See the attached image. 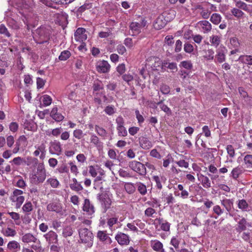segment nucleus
I'll list each match as a JSON object with an SVG mask.
<instances>
[{
  "label": "nucleus",
  "mask_w": 252,
  "mask_h": 252,
  "mask_svg": "<svg viewBox=\"0 0 252 252\" xmlns=\"http://www.w3.org/2000/svg\"><path fill=\"white\" fill-rule=\"evenodd\" d=\"M24 162H25V159L20 157H16L12 160L10 161V163L16 166H20L24 163Z\"/></svg>",
  "instance_id": "09e8293b"
},
{
  "label": "nucleus",
  "mask_w": 252,
  "mask_h": 252,
  "mask_svg": "<svg viewBox=\"0 0 252 252\" xmlns=\"http://www.w3.org/2000/svg\"><path fill=\"white\" fill-rule=\"evenodd\" d=\"M93 87L94 91H99L103 89V85L102 81L96 80L94 82Z\"/></svg>",
  "instance_id": "49530a36"
},
{
  "label": "nucleus",
  "mask_w": 252,
  "mask_h": 252,
  "mask_svg": "<svg viewBox=\"0 0 252 252\" xmlns=\"http://www.w3.org/2000/svg\"><path fill=\"white\" fill-rule=\"evenodd\" d=\"M71 56L70 52L68 50H64L61 52L59 57V59L61 61H65L68 59Z\"/></svg>",
  "instance_id": "603ef678"
},
{
  "label": "nucleus",
  "mask_w": 252,
  "mask_h": 252,
  "mask_svg": "<svg viewBox=\"0 0 252 252\" xmlns=\"http://www.w3.org/2000/svg\"><path fill=\"white\" fill-rule=\"evenodd\" d=\"M220 203L228 212H231L233 208V200L232 199H223L220 200Z\"/></svg>",
  "instance_id": "6ab92c4d"
},
{
  "label": "nucleus",
  "mask_w": 252,
  "mask_h": 252,
  "mask_svg": "<svg viewBox=\"0 0 252 252\" xmlns=\"http://www.w3.org/2000/svg\"><path fill=\"white\" fill-rule=\"evenodd\" d=\"M0 34L4 35L7 37H10L11 36L7 28L3 24L0 25Z\"/></svg>",
  "instance_id": "8fccbe9b"
},
{
  "label": "nucleus",
  "mask_w": 252,
  "mask_h": 252,
  "mask_svg": "<svg viewBox=\"0 0 252 252\" xmlns=\"http://www.w3.org/2000/svg\"><path fill=\"white\" fill-rule=\"evenodd\" d=\"M231 13L235 17L237 18H241L244 15V13L242 10H240L237 7L233 8L231 9Z\"/></svg>",
  "instance_id": "ea45409f"
},
{
  "label": "nucleus",
  "mask_w": 252,
  "mask_h": 252,
  "mask_svg": "<svg viewBox=\"0 0 252 252\" xmlns=\"http://www.w3.org/2000/svg\"><path fill=\"white\" fill-rule=\"evenodd\" d=\"M49 152L51 155L60 156L63 152L62 144L59 141H52L49 143Z\"/></svg>",
  "instance_id": "423d86ee"
},
{
  "label": "nucleus",
  "mask_w": 252,
  "mask_h": 252,
  "mask_svg": "<svg viewBox=\"0 0 252 252\" xmlns=\"http://www.w3.org/2000/svg\"><path fill=\"white\" fill-rule=\"evenodd\" d=\"M59 173H67L68 172V168L66 165L62 164L61 166H59L57 169Z\"/></svg>",
  "instance_id": "774afa93"
},
{
  "label": "nucleus",
  "mask_w": 252,
  "mask_h": 252,
  "mask_svg": "<svg viewBox=\"0 0 252 252\" xmlns=\"http://www.w3.org/2000/svg\"><path fill=\"white\" fill-rule=\"evenodd\" d=\"M69 187L72 190L77 192L82 190L83 189L82 186L78 182L76 178L72 179V183L70 184Z\"/></svg>",
  "instance_id": "cd10ccee"
},
{
  "label": "nucleus",
  "mask_w": 252,
  "mask_h": 252,
  "mask_svg": "<svg viewBox=\"0 0 252 252\" xmlns=\"http://www.w3.org/2000/svg\"><path fill=\"white\" fill-rule=\"evenodd\" d=\"M96 198L104 211L106 212L110 208L112 203L109 194L106 192H102L97 194Z\"/></svg>",
  "instance_id": "f03ea898"
},
{
  "label": "nucleus",
  "mask_w": 252,
  "mask_h": 252,
  "mask_svg": "<svg viewBox=\"0 0 252 252\" xmlns=\"http://www.w3.org/2000/svg\"><path fill=\"white\" fill-rule=\"evenodd\" d=\"M125 189L128 193L132 194L135 191L136 186H135L131 183H126L125 185Z\"/></svg>",
  "instance_id": "37998d69"
},
{
  "label": "nucleus",
  "mask_w": 252,
  "mask_h": 252,
  "mask_svg": "<svg viewBox=\"0 0 252 252\" xmlns=\"http://www.w3.org/2000/svg\"><path fill=\"white\" fill-rule=\"evenodd\" d=\"M205 54L204 55V58L207 60H212L214 59V51L213 49H208L204 51Z\"/></svg>",
  "instance_id": "3c124183"
},
{
  "label": "nucleus",
  "mask_w": 252,
  "mask_h": 252,
  "mask_svg": "<svg viewBox=\"0 0 252 252\" xmlns=\"http://www.w3.org/2000/svg\"><path fill=\"white\" fill-rule=\"evenodd\" d=\"M155 225L157 228L158 225H159L160 230L164 231H169L170 228V223H169L166 220H164L162 218H157L155 220ZM159 230V229H158Z\"/></svg>",
  "instance_id": "9d476101"
},
{
  "label": "nucleus",
  "mask_w": 252,
  "mask_h": 252,
  "mask_svg": "<svg viewBox=\"0 0 252 252\" xmlns=\"http://www.w3.org/2000/svg\"><path fill=\"white\" fill-rule=\"evenodd\" d=\"M62 130L63 129L61 127L51 129L46 131V134L49 136L52 135L57 137L61 134V132H62Z\"/></svg>",
  "instance_id": "f704fd0d"
},
{
  "label": "nucleus",
  "mask_w": 252,
  "mask_h": 252,
  "mask_svg": "<svg viewBox=\"0 0 252 252\" xmlns=\"http://www.w3.org/2000/svg\"><path fill=\"white\" fill-rule=\"evenodd\" d=\"M115 239L121 245H127L129 243V236L122 232L118 233L116 235Z\"/></svg>",
  "instance_id": "ddd939ff"
},
{
  "label": "nucleus",
  "mask_w": 252,
  "mask_h": 252,
  "mask_svg": "<svg viewBox=\"0 0 252 252\" xmlns=\"http://www.w3.org/2000/svg\"><path fill=\"white\" fill-rule=\"evenodd\" d=\"M247 221L245 219H241L238 224V227L236 228L237 231H242L245 230L247 228Z\"/></svg>",
  "instance_id": "79ce46f5"
},
{
  "label": "nucleus",
  "mask_w": 252,
  "mask_h": 252,
  "mask_svg": "<svg viewBox=\"0 0 252 252\" xmlns=\"http://www.w3.org/2000/svg\"><path fill=\"white\" fill-rule=\"evenodd\" d=\"M42 97L43 103L45 106H49L51 104L52 102V99L50 96L47 94H45L43 95Z\"/></svg>",
  "instance_id": "6e6d98bb"
},
{
  "label": "nucleus",
  "mask_w": 252,
  "mask_h": 252,
  "mask_svg": "<svg viewBox=\"0 0 252 252\" xmlns=\"http://www.w3.org/2000/svg\"><path fill=\"white\" fill-rule=\"evenodd\" d=\"M1 233L6 237H14L16 234V231L15 229L10 227L2 228Z\"/></svg>",
  "instance_id": "2f4dec72"
},
{
  "label": "nucleus",
  "mask_w": 252,
  "mask_h": 252,
  "mask_svg": "<svg viewBox=\"0 0 252 252\" xmlns=\"http://www.w3.org/2000/svg\"><path fill=\"white\" fill-rule=\"evenodd\" d=\"M213 212L218 216H220L224 213V209H221L220 206L216 205L213 207Z\"/></svg>",
  "instance_id": "bf43d9fd"
},
{
  "label": "nucleus",
  "mask_w": 252,
  "mask_h": 252,
  "mask_svg": "<svg viewBox=\"0 0 252 252\" xmlns=\"http://www.w3.org/2000/svg\"><path fill=\"white\" fill-rule=\"evenodd\" d=\"M177 189L181 191V192L178 193V195L180 196L182 198L185 199L189 198V192L186 189H184L183 185L179 184L177 185Z\"/></svg>",
  "instance_id": "c85d7f7f"
},
{
  "label": "nucleus",
  "mask_w": 252,
  "mask_h": 252,
  "mask_svg": "<svg viewBox=\"0 0 252 252\" xmlns=\"http://www.w3.org/2000/svg\"><path fill=\"white\" fill-rule=\"evenodd\" d=\"M239 60L244 63L252 65V56L251 55H242L239 57Z\"/></svg>",
  "instance_id": "e433bc0d"
},
{
  "label": "nucleus",
  "mask_w": 252,
  "mask_h": 252,
  "mask_svg": "<svg viewBox=\"0 0 252 252\" xmlns=\"http://www.w3.org/2000/svg\"><path fill=\"white\" fill-rule=\"evenodd\" d=\"M153 180L156 182L157 188L161 189L162 188V183H165L166 179L164 176H154Z\"/></svg>",
  "instance_id": "c756f323"
},
{
  "label": "nucleus",
  "mask_w": 252,
  "mask_h": 252,
  "mask_svg": "<svg viewBox=\"0 0 252 252\" xmlns=\"http://www.w3.org/2000/svg\"><path fill=\"white\" fill-rule=\"evenodd\" d=\"M198 180L201 183L202 186L206 189L211 187V182L209 178L201 174H197Z\"/></svg>",
  "instance_id": "f3484780"
},
{
  "label": "nucleus",
  "mask_w": 252,
  "mask_h": 252,
  "mask_svg": "<svg viewBox=\"0 0 252 252\" xmlns=\"http://www.w3.org/2000/svg\"><path fill=\"white\" fill-rule=\"evenodd\" d=\"M238 207L240 209L243 211H247L249 205L245 199H241L238 201Z\"/></svg>",
  "instance_id": "de8ad7c7"
},
{
  "label": "nucleus",
  "mask_w": 252,
  "mask_h": 252,
  "mask_svg": "<svg viewBox=\"0 0 252 252\" xmlns=\"http://www.w3.org/2000/svg\"><path fill=\"white\" fill-rule=\"evenodd\" d=\"M73 135L74 137L78 139H80L84 136L83 131L79 129L74 130Z\"/></svg>",
  "instance_id": "69168bd1"
},
{
  "label": "nucleus",
  "mask_w": 252,
  "mask_h": 252,
  "mask_svg": "<svg viewBox=\"0 0 252 252\" xmlns=\"http://www.w3.org/2000/svg\"><path fill=\"white\" fill-rule=\"evenodd\" d=\"M128 166L131 170L141 176H144L147 174L145 165L140 162L136 160L131 161L129 162Z\"/></svg>",
  "instance_id": "7ed1b4c3"
},
{
  "label": "nucleus",
  "mask_w": 252,
  "mask_h": 252,
  "mask_svg": "<svg viewBox=\"0 0 252 252\" xmlns=\"http://www.w3.org/2000/svg\"><path fill=\"white\" fill-rule=\"evenodd\" d=\"M117 129L119 136H126L127 135V132L124 126H117Z\"/></svg>",
  "instance_id": "052dcab7"
},
{
  "label": "nucleus",
  "mask_w": 252,
  "mask_h": 252,
  "mask_svg": "<svg viewBox=\"0 0 252 252\" xmlns=\"http://www.w3.org/2000/svg\"><path fill=\"white\" fill-rule=\"evenodd\" d=\"M46 183L49 184L53 188H57L60 185L59 181L55 178L48 179L46 181Z\"/></svg>",
  "instance_id": "c03bdc74"
},
{
  "label": "nucleus",
  "mask_w": 252,
  "mask_h": 252,
  "mask_svg": "<svg viewBox=\"0 0 252 252\" xmlns=\"http://www.w3.org/2000/svg\"><path fill=\"white\" fill-rule=\"evenodd\" d=\"M198 25L201 28L204 33H208L211 31L212 29V25L208 21H201L198 23Z\"/></svg>",
  "instance_id": "412c9836"
},
{
  "label": "nucleus",
  "mask_w": 252,
  "mask_h": 252,
  "mask_svg": "<svg viewBox=\"0 0 252 252\" xmlns=\"http://www.w3.org/2000/svg\"><path fill=\"white\" fill-rule=\"evenodd\" d=\"M23 194V191L22 190L15 189L10 197L12 202L16 203L17 208H19L25 200V197L22 195Z\"/></svg>",
  "instance_id": "39448f33"
},
{
  "label": "nucleus",
  "mask_w": 252,
  "mask_h": 252,
  "mask_svg": "<svg viewBox=\"0 0 252 252\" xmlns=\"http://www.w3.org/2000/svg\"><path fill=\"white\" fill-rule=\"evenodd\" d=\"M139 144L140 147L145 150L149 149L153 146L152 142L145 137H142L140 139Z\"/></svg>",
  "instance_id": "5701e85b"
},
{
  "label": "nucleus",
  "mask_w": 252,
  "mask_h": 252,
  "mask_svg": "<svg viewBox=\"0 0 252 252\" xmlns=\"http://www.w3.org/2000/svg\"><path fill=\"white\" fill-rule=\"evenodd\" d=\"M83 210L88 215H92L95 212L94 207L88 199H85L83 206Z\"/></svg>",
  "instance_id": "f8f14e48"
},
{
  "label": "nucleus",
  "mask_w": 252,
  "mask_h": 252,
  "mask_svg": "<svg viewBox=\"0 0 252 252\" xmlns=\"http://www.w3.org/2000/svg\"><path fill=\"white\" fill-rule=\"evenodd\" d=\"M46 171L36 172L32 177V181L36 183H43L46 178Z\"/></svg>",
  "instance_id": "2eb2a0df"
},
{
  "label": "nucleus",
  "mask_w": 252,
  "mask_h": 252,
  "mask_svg": "<svg viewBox=\"0 0 252 252\" xmlns=\"http://www.w3.org/2000/svg\"><path fill=\"white\" fill-rule=\"evenodd\" d=\"M79 234L82 243H88L90 245H92L94 236L91 231L86 228H81L79 229Z\"/></svg>",
  "instance_id": "20e7f679"
},
{
  "label": "nucleus",
  "mask_w": 252,
  "mask_h": 252,
  "mask_svg": "<svg viewBox=\"0 0 252 252\" xmlns=\"http://www.w3.org/2000/svg\"><path fill=\"white\" fill-rule=\"evenodd\" d=\"M51 117L57 122H61L63 121L64 117L60 113L58 112V108L57 107H54L50 114Z\"/></svg>",
  "instance_id": "a878e982"
},
{
  "label": "nucleus",
  "mask_w": 252,
  "mask_h": 252,
  "mask_svg": "<svg viewBox=\"0 0 252 252\" xmlns=\"http://www.w3.org/2000/svg\"><path fill=\"white\" fill-rule=\"evenodd\" d=\"M147 24V21L144 19L141 20L140 22H132L129 25V29L132 32V35L138 34L141 32V30Z\"/></svg>",
  "instance_id": "0eeeda50"
},
{
  "label": "nucleus",
  "mask_w": 252,
  "mask_h": 252,
  "mask_svg": "<svg viewBox=\"0 0 252 252\" xmlns=\"http://www.w3.org/2000/svg\"><path fill=\"white\" fill-rule=\"evenodd\" d=\"M221 20V17L218 13H213L210 18V21L214 24H219Z\"/></svg>",
  "instance_id": "a18cd8bd"
},
{
  "label": "nucleus",
  "mask_w": 252,
  "mask_h": 252,
  "mask_svg": "<svg viewBox=\"0 0 252 252\" xmlns=\"http://www.w3.org/2000/svg\"><path fill=\"white\" fill-rule=\"evenodd\" d=\"M161 68L162 69H165L166 68H168L170 70L176 71L177 69V67L176 63H169L167 61H164L162 62L161 64Z\"/></svg>",
  "instance_id": "473e14b6"
},
{
  "label": "nucleus",
  "mask_w": 252,
  "mask_h": 252,
  "mask_svg": "<svg viewBox=\"0 0 252 252\" xmlns=\"http://www.w3.org/2000/svg\"><path fill=\"white\" fill-rule=\"evenodd\" d=\"M235 6L239 8L240 10H243L247 12H251V5L248 4L243 1L241 0H236L235 2Z\"/></svg>",
  "instance_id": "aec40b11"
},
{
  "label": "nucleus",
  "mask_w": 252,
  "mask_h": 252,
  "mask_svg": "<svg viewBox=\"0 0 252 252\" xmlns=\"http://www.w3.org/2000/svg\"><path fill=\"white\" fill-rule=\"evenodd\" d=\"M216 59L219 63H221L225 61V56L223 52L219 51L216 55Z\"/></svg>",
  "instance_id": "e2e57ef3"
},
{
  "label": "nucleus",
  "mask_w": 252,
  "mask_h": 252,
  "mask_svg": "<svg viewBox=\"0 0 252 252\" xmlns=\"http://www.w3.org/2000/svg\"><path fill=\"white\" fill-rule=\"evenodd\" d=\"M243 172V167L242 166H238L232 169L230 174V177H232L234 180H237Z\"/></svg>",
  "instance_id": "393cba45"
},
{
  "label": "nucleus",
  "mask_w": 252,
  "mask_h": 252,
  "mask_svg": "<svg viewBox=\"0 0 252 252\" xmlns=\"http://www.w3.org/2000/svg\"><path fill=\"white\" fill-rule=\"evenodd\" d=\"M136 188H137V190L139 193L144 195L147 193V188L146 186L141 182H137L135 184Z\"/></svg>",
  "instance_id": "4c0bfd02"
},
{
  "label": "nucleus",
  "mask_w": 252,
  "mask_h": 252,
  "mask_svg": "<svg viewBox=\"0 0 252 252\" xmlns=\"http://www.w3.org/2000/svg\"><path fill=\"white\" fill-rule=\"evenodd\" d=\"M7 249L13 252H16L20 250L21 246L18 242L13 240L8 243Z\"/></svg>",
  "instance_id": "bb28decb"
},
{
  "label": "nucleus",
  "mask_w": 252,
  "mask_h": 252,
  "mask_svg": "<svg viewBox=\"0 0 252 252\" xmlns=\"http://www.w3.org/2000/svg\"><path fill=\"white\" fill-rule=\"evenodd\" d=\"M33 209V206L30 201L27 202L23 206L22 210L24 212L29 213Z\"/></svg>",
  "instance_id": "5fc2aeb1"
},
{
  "label": "nucleus",
  "mask_w": 252,
  "mask_h": 252,
  "mask_svg": "<svg viewBox=\"0 0 252 252\" xmlns=\"http://www.w3.org/2000/svg\"><path fill=\"white\" fill-rule=\"evenodd\" d=\"M97 237L99 239L103 242H105V243L110 244L111 242V238L108 236V235L104 232L102 231H99L97 232Z\"/></svg>",
  "instance_id": "7c9ffc66"
},
{
  "label": "nucleus",
  "mask_w": 252,
  "mask_h": 252,
  "mask_svg": "<svg viewBox=\"0 0 252 252\" xmlns=\"http://www.w3.org/2000/svg\"><path fill=\"white\" fill-rule=\"evenodd\" d=\"M111 66L106 61L102 60L97 62L96 64V69L100 73H106L110 71Z\"/></svg>",
  "instance_id": "1a4fd4ad"
},
{
  "label": "nucleus",
  "mask_w": 252,
  "mask_h": 252,
  "mask_svg": "<svg viewBox=\"0 0 252 252\" xmlns=\"http://www.w3.org/2000/svg\"><path fill=\"white\" fill-rule=\"evenodd\" d=\"M156 210L152 207L147 208L144 214L148 217H154V215L156 214Z\"/></svg>",
  "instance_id": "13d9d810"
},
{
  "label": "nucleus",
  "mask_w": 252,
  "mask_h": 252,
  "mask_svg": "<svg viewBox=\"0 0 252 252\" xmlns=\"http://www.w3.org/2000/svg\"><path fill=\"white\" fill-rule=\"evenodd\" d=\"M73 234V230L70 227H67L65 228L63 232V237H67L70 236Z\"/></svg>",
  "instance_id": "338daca9"
},
{
  "label": "nucleus",
  "mask_w": 252,
  "mask_h": 252,
  "mask_svg": "<svg viewBox=\"0 0 252 252\" xmlns=\"http://www.w3.org/2000/svg\"><path fill=\"white\" fill-rule=\"evenodd\" d=\"M166 24V21L165 20L163 16H159L155 21L153 26L157 30H159L163 28Z\"/></svg>",
  "instance_id": "dca6fc26"
},
{
  "label": "nucleus",
  "mask_w": 252,
  "mask_h": 252,
  "mask_svg": "<svg viewBox=\"0 0 252 252\" xmlns=\"http://www.w3.org/2000/svg\"><path fill=\"white\" fill-rule=\"evenodd\" d=\"M180 65L187 69H191L192 68V64L189 61H184L181 62Z\"/></svg>",
  "instance_id": "0e129e2a"
},
{
  "label": "nucleus",
  "mask_w": 252,
  "mask_h": 252,
  "mask_svg": "<svg viewBox=\"0 0 252 252\" xmlns=\"http://www.w3.org/2000/svg\"><path fill=\"white\" fill-rule=\"evenodd\" d=\"M196 8L200 10L199 14L203 19H208L209 17L211 14L209 10L204 8L200 5H198Z\"/></svg>",
  "instance_id": "72a5a7b5"
},
{
  "label": "nucleus",
  "mask_w": 252,
  "mask_h": 252,
  "mask_svg": "<svg viewBox=\"0 0 252 252\" xmlns=\"http://www.w3.org/2000/svg\"><path fill=\"white\" fill-rule=\"evenodd\" d=\"M20 143L18 141H17L16 142V144L15 145V148L13 149L12 152H11L10 151L7 150L4 151L2 154V157L3 158L7 159L9 158L11 156L12 153L13 154H16L18 152L20 149Z\"/></svg>",
  "instance_id": "4be33fe9"
},
{
  "label": "nucleus",
  "mask_w": 252,
  "mask_h": 252,
  "mask_svg": "<svg viewBox=\"0 0 252 252\" xmlns=\"http://www.w3.org/2000/svg\"><path fill=\"white\" fill-rule=\"evenodd\" d=\"M37 239L36 236L30 233H26L21 238L22 241L25 243H37Z\"/></svg>",
  "instance_id": "a211bd4d"
},
{
  "label": "nucleus",
  "mask_w": 252,
  "mask_h": 252,
  "mask_svg": "<svg viewBox=\"0 0 252 252\" xmlns=\"http://www.w3.org/2000/svg\"><path fill=\"white\" fill-rule=\"evenodd\" d=\"M244 162L247 167H252V155H246L244 158Z\"/></svg>",
  "instance_id": "680f3d73"
},
{
  "label": "nucleus",
  "mask_w": 252,
  "mask_h": 252,
  "mask_svg": "<svg viewBox=\"0 0 252 252\" xmlns=\"http://www.w3.org/2000/svg\"><path fill=\"white\" fill-rule=\"evenodd\" d=\"M104 111L106 114L111 116L115 113L116 108L113 105H108L105 108Z\"/></svg>",
  "instance_id": "864d4df0"
},
{
  "label": "nucleus",
  "mask_w": 252,
  "mask_h": 252,
  "mask_svg": "<svg viewBox=\"0 0 252 252\" xmlns=\"http://www.w3.org/2000/svg\"><path fill=\"white\" fill-rule=\"evenodd\" d=\"M50 31L49 28L40 27L36 29L33 36L35 41L38 44H43L48 42Z\"/></svg>",
  "instance_id": "f257e3e1"
},
{
  "label": "nucleus",
  "mask_w": 252,
  "mask_h": 252,
  "mask_svg": "<svg viewBox=\"0 0 252 252\" xmlns=\"http://www.w3.org/2000/svg\"><path fill=\"white\" fill-rule=\"evenodd\" d=\"M230 44L232 47L237 48L240 46V43L237 38L235 37L230 38Z\"/></svg>",
  "instance_id": "4d7b16f0"
},
{
  "label": "nucleus",
  "mask_w": 252,
  "mask_h": 252,
  "mask_svg": "<svg viewBox=\"0 0 252 252\" xmlns=\"http://www.w3.org/2000/svg\"><path fill=\"white\" fill-rule=\"evenodd\" d=\"M210 41L212 46L217 47L220 42V37L218 35H213L210 37Z\"/></svg>",
  "instance_id": "58836bf2"
},
{
  "label": "nucleus",
  "mask_w": 252,
  "mask_h": 252,
  "mask_svg": "<svg viewBox=\"0 0 252 252\" xmlns=\"http://www.w3.org/2000/svg\"><path fill=\"white\" fill-rule=\"evenodd\" d=\"M95 131L103 139H105L107 137V133L105 129L97 125L95 126Z\"/></svg>",
  "instance_id": "a19ab883"
},
{
  "label": "nucleus",
  "mask_w": 252,
  "mask_h": 252,
  "mask_svg": "<svg viewBox=\"0 0 252 252\" xmlns=\"http://www.w3.org/2000/svg\"><path fill=\"white\" fill-rule=\"evenodd\" d=\"M47 210L48 211H53L56 212V213H59L62 211V207L60 203L57 202H52L47 205Z\"/></svg>",
  "instance_id": "b1692460"
},
{
  "label": "nucleus",
  "mask_w": 252,
  "mask_h": 252,
  "mask_svg": "<svg viewBox=\"0 0 252 252\" xmlns=\"http://www.w3.org/2000/svg\"><path fill=\"white\" fill-rule=\"evenodd\" d=\"M46 241L49 245L57 244L58 242V236L56 232L50 230L43 235Z\"/></svg>",
  "instance_id": "9b49d317"
},
{
  "label": "nucleus",
  "mask_w": 252,
  "mask_h": 252,
  "mask_svg": "<svg viewBox=\"0 0 252 252\" xmlns=\"http://www.w3.org/2000/svg\"><path fill=\"white\" fill-rule=\"evenodd\" d=\"M151 247L153 250L157 252H166L163 248V244L158 240H152L150 241Z\"/></svg>",
  "instance_id": "4468645a"
},
{
  "label": "nucleus",
  "mask_w": 252,
  "mask_h": 252,
  "mask_svg": "<svg viewBox=\"0 0 252 252\" xmlns=\"http://www.w3.org/2000/svg\"><path fill=\"white\" fill-rule=\"evenodd\" d=\"M38 162L37 158L32 157H28L26 160H25V162H24L28 166L33 167H35L37 165Z\"/></svg>",
  "instance_id": "c9c22d12"
},
{
  "label": "nucleus",
  "mask_w": 252,
  "mask_h": 252,
  "mask_svg": "<svg viewBox=\"0 0 252 252\" xmlns=\"http://www.w3.org/2000/svg\"><path fill=\"white\" fill-rule=\"evenodd\" d=\"M35 150L33 153V155L35 157H39L40 159L43 160L46 156V145L44 143H41L40 144L34 146Z\"/></svg>",
  "instance_id": "6e6552de"
}]
</instances>
